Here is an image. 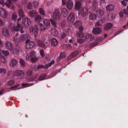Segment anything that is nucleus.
I'll use <instances>...</instances> for the list:
<instances>
[{"label":"nucleus","mask_w":128,"mask_h":128,"mask_svg":"<svg viewBox=\"0 0 128 128\" xmlns=\"http://www.w3.org/2000/svg\"><path fill=\"white\" fill-rule=\"evenodd\" d=\"M38 75L36 74L32 76L31 77L29 78L28 80L29 81H33L35 80L38 76Z\"/></svg>","instance_id":"2f4dec72"},{"label":"nucleus","mask_w":128,"mask_h":128,"mask_svg":"<svg viewBox=\"0 0 128 128\" xmlns=\"http://www.w3.org/2000/svg\"><path fill=\"white\" fill-rule=\"evenodd\" d=\"M29 35L28 34H24L20 36L18 38L19 42H22L28 38Z\"/></svg>","instance_id":"ddd939ff"},{"label":"nucleus","mask_w":128,"mask_h":128,"mask_svg":"<svg viewBox=\"0 0 128 128\" xmlns=\"http://www.w3.org/2000/svg\"><path fill=\"white\" fill-rule=\"evenodd\" d=\"M4 44L8 49L10 50H12L13 46L10 42L7 41L5 42Z\"/></svg>","instance_id":"6e6552de"},{"label":"nucleus","mask_w":128,"mask_h":128,"mask_svg":"<svg viewBox=\"0 0 128 128\" xmlns=\"http://www.w3.org/2000/svg\"><path fill=\"white\" fill-rule=\"evenodd\" d=\"M0 52H2L6 56H8L10 54V53L8 50H2L0 49Z\"/></svg>","instance_id":"e433bc0d"},{"label":"nucleus","mask_w":128,"mask_h":128,"mask_svg":"<svg viewBox=\"0 0 128 128\" xmlns=\"http://www.w3.org/2000/svg\"><path fill=\"white\" fill-rule=\"evenodd\" d=\"M8 28L12 32L17 31V28L15 26V24L12 22L10 23Z\"/></svg>","instance_id":"9d476101"},{"label":"nucleus","mask_w":128,"mask_h":128,"mask_svg":"<svg viewBox=\"0 0 128 128\" xmlns=\"http://www.w3.org/2000/svg\"><path fill=\"white\" fill-rule=\"evenodd\" d=\"M78 54V52L77 51L74 52L70 54L72 57L74 58Z\"/></svg>","instance_id":"a18cd8bd"},{"label":"nucleus","mask_w":128,"mask_h":128,"mask_svg":"<svg viewBox=\"0 0 128 128\" xmlns=\"http://www.w3.org/2000/svg\"><path fill=\"white\" fill-rule=\"evenodd\" d=\"M6 61V58L4 56L1 57V62L3 63H5Z\"/></svg>","instance_id":"3c124183"},{"label":"nucleus","mask_w":128,"mask_h":128,"mask_svg":"<svg viewBox=\"0 0 128 128\" xmlns=\"http://www.w3.org/2000/svg\"><path fill=\"white\" fill-rule=\"evenodd\" d=\"M103 40V38L102 37H97L96 39V40L97 42H99Z\"/></svg>","instance_id":"5fc2aeb1"},{"label":"nucleus","mask_w":128,"mask_h":128,"mask_svg":"<svg viewBox=\"0 0 128 128\" xmlns=\"http://www.w3.org/2000/svg\"><path fill=\"white\" fill-rule=\"evenodd\" d=\"M12 75L14 76H21L24 74V72L22 70H17L13 72Z\"/></svg>","instance_id":"0eeeda50"},{"label":"nucleus","mask_w":128,"mask_h":128,"mask_svg":"<svg viewBox=\"0 0 128 128\" xmlns=\"http://www.w3.org/2000/svg\"><path fill=\"white\" fill-rule=\"evenodd\" d=\"M66 24V22L64 21L62 22L61 23V25L63 27H64Z\"/></svg>","instance_id":"338daca9"},{"label":"nucleus","mask_w":128,"mask_h":128,"mask_svg":"<svg viewBox=\"0 0 128 128\" xmlns=\"http://www.w3.org/2000/svg\"><path fill=\"white\" fill-rule=\"evenodd\" d=\"M20 49L21 48L20 47L15 48L12 51V53L14 54H18Z\"/></svg>","instance_id":"c85d7f7f"},{"label":"nucleus","mask_w":128,"mask_h":128,"mask_svg":"<svg viewBox=\"0 0 128 128\" xmlns=\"http://www.w3.org/2000/svg\"><path fill=\"white\" fill-rule=\"evenodd\" d=\"M27 8L29 10L32 9V5L31 2H29L27 6Z\"/></svg>","instance_id":"79ce46f5"},{"label":"nucleus","mask_w":128,"mask_h":128,"mask_svg":"<svg viewBox=\"0 0 128 128\" xmlns=\"http://www.w3.org/2000/svg\"><path fill=\"white\" fill-rule=\"evenodd\" d=\"M36 53L34 50H32L28 54L26 57V60H28L30 57H33L35 56Z\"/></svg>","instance_id":"dca6fc26"},{"label":"nucleus","mask_w":128,"mask_h":128,"mask_svg":"<svg viewBox=\"0 0 128 128\" xmlns=\"http://www.w3.org/2000/svg\"><path fill=\"white\" fill-rule=\"evenodd\" d=\"M60 56L61 58H64L65 57V53L64 52H62L60 54Z\"/></svg>","instance_id":"680f3d73"},{"label":"nucleus","mask_w":128,"mask_h":128,"mask_svg":"<svg viewBox=\"0 0 128 128\" xmlns=\"http://www.w3.org/2000/svg\"><path fill=\"white\" fill-rule=\"evenodd\" d=\"M37 44L38 45L40 46L43 48L45 47V46L44 44L40 40H38L37 42Z\"/></svg>","instance_id":"473e14b6"},{"label":"nucleus","mask_w":128,"mask_h":128,"mask_svg":"<svg viewBox=\"0 0 128 128\" xmlns=\"http://www.w3.org/2000/svg\"><path fill=\"white\" fill-rule=\"evenodd\" d=\"M2 33L5 36L8 37L9 36V31L6 28H5L3 30Z\"/></svg>","instance_id":"cd10ccee"},{"label":"nucleus","mask_w":128,"mask_h":128,"mask_svg":"<svg viewBox=\"0 0 128 128\" xmlns=\"http://www.w3.org/2000/svg\"><path fill=\"white\" fill-rule=\"evenodd\" d=\"M75 17L74 14L70 13L67 18V20L69 22H73L74 20Z\"/></svg>","instance_id":"2eb2a0df"},{"label":"nucleus","mask_w":128,"mask_h":128,"mask_svg":"<svg viewBox=\"0 0 128 128\" xmlns=\"http://www.w3.org/2000/svg\"><path fill=\"white\" fill-rule=\"evenodd\" d=\"M61 13L62 15L64 17H66L68 14V12L66 9V8H61Z\"/></svg>","instance_id":"b1692460"},{"label":"nucleus","mask_w":128,"mask_h":128,"mask_svg":"<svg viewBox=\"0 0 128 128\" xmlns=\"http://www.w3.org/2000/svg\"><path fill=\"white\" fill-rule=\"evenodd\" d=\"M47 29V28L46 27H45L44 26H43L40 28V31H43Z\"/></svg>","instance_id":"bf43d9fd"},{"label":"nucleus","mask_w":128,"mask_h":128,"mask_svg":"<svg viewBox=\"0 0 128 128\" xmlns=\"http://www.w3.org/2000/svg\"><path fill=\"white\" fill-rule=\"evenodd\" d=\"M68 44H64L62 45V47L63 48L66 50Z\"/></svg>","instance_id":"774afa93"},{"label":"nucleus","mask_w":128,"mask_h":128,"mask_svg":"<svg viewBox=\"0 0 128 128\" xmlns=\"http://www.w3.org/2000/svg\"><path fill=\"white\" fill-rule=\"evenodd\" d=\"M22 26L23 27H26L30 25L31 24V21L28 18H25L22 21Z\"/></svg>","instance_id":"20e7f679"},{"label":"nucleus","mask_w":128,"mask_h":128,"mask_svg":"<svg viewBox=\"0 0 128 128\" xmlns=\"http://www.w3.org/2000/svg\"><path fill=\"white\" fill-rule=\"evenodd\" d=\"M81 2L79 1H77L76 2L75 9L76 10H78L81 8Z\"/></svg>","instance_id":"aec40b11"},{"label":"nucleus","mask_w":128,"mask_h":128,"mask_svg":"<svg viewBox=\"0 0 128 128\" xmlns=\"http://www.w3.org/2000/svg\"><path fill=\"white\" fill-rule=\"evenodd\" d=\"M15 83L14 81L13 80H11L9 81L8 83V86H10L13 84Z\"/></svg>","instance_id":"8fccbe9b"},{"label":"nucleus","mask_w":128,"mask_h":128,"mask_svg":"<svg viewBox=\"0 0 128 128\" xmlns=\"http://www.w3.org/2000/svg\"><path fill=\"white\" fill-rule=\"evenodd\" d=\"M94 37L93 35L89 34H87L85 37V42H88L93 40Z\"/></svg>","instance_id":"1a4fd4ad"},{"label":"nucleus","mask_w":128,"mask_h":128,"mask_svg":"<svg viewBox=\"0 0 128 128\" xmlns=\"http://www.w3.org/2000/svg\"><path fill=\"white\" fill-rule=\"evenodd\" d=\"M6 69L3 68H0V73L3 74H6Z\"/></svg>","instance_id":"c03bdc74"},{"label":"nucleus","mask_w":128,"mask_h":128,"mask_svg":"<svg viewBox=\"0 0 128 128\" xmlns=\"http://www.w3.org/2000/svg\"><path fill=\"white\" fill-rule=\"evenodd\" d=\"M5 4L6 5V6L8 8H10L11 7V6L12 4L11 3H6L4 4H4Z\"/></svg>","instance_id":"052dcab7"},{"label":"nucleus","mask_w":128,"mask_h":128,"mask_svg":"<svg viewBox=\"0 0 128 128\" xmlns=\"http://www.w3.org/2000/svg\"><path fill=\"white\" fill-rule=\"evenodd\" d=\"M34 83H32L31 84L26 83H22V86H23V88H26L27 87L33 85Z\"/></svg>","instance_id":"f704fd0d"},{"label":"nucleus","mask_w":128,"mask_h":128,"mask_svg":"<svg viewBox=\"0 0 128 128\" xmlns=\"http://www.w3.org/2000/svg\"><path fill=\"white\" fill-rule=\"evenodd\" d=\"M112 24L109 23H106L104 26V29L105 30H110L112 26Z\"/></svg>","instance_id":"a211bd4d"},{"label":"nucleus","mask_w":128,"mask_h":128,"mask_svg":"<svg viewBox=\"0 0 128 128\" xmlns=\"http://www.w3.org/2000/svg\"><path fill=\"white\" fill-rule=\"evenodd\" d=\"M16 28L17 30L16 31L20 30L21 33L23 34L24 33V31L23 30L21 24H19L18 22H17V25Z\"/></svg>","instance_id":"f3484780"},{"label":"nucleus","mask_w":128,"mask_h":128,"mask_svg":"<svg viewBox=\"0 0 128 128\" xmlns=\"http://www.w3.org/2000/svg\"><path fill=\"white\" fill-rule=\"evenodd\" d=\"M96 13L98 16L101 17L104 15V11L101 9H99L96 11Z\"/></svg>","instance_id":"393cba45"},{"label":"nucleus","mask_w":128,"mask_h":128,"mask_svg":"<svg viewBox=\"0 0 128 128\" xmlns=\"http://www.w3.org/2000/svg\"><path fill=\"white\" fill-rule=\"evenodd\" d=\"M114 5L112 4H109L106 6V10L108 12H111L114 10Z\"/></svg>","instance_id":"9b49d317"},{"label":"nucleus","mask_w":128,"mask_h":128,"mask_svg":"<svg viewBox=\"0 0 128 128\" xmlns=\"http://www.w3.org/2000/svg\"><path fill=\"white\" fill-rule=\"evenodd\" d=\"M89 18L91 20H95L96 18V15L94 13H92L90 14Z\"/></svg>","instance_id":"7c9ffc66"},{"label":"nucleus","mask_w":128,"mask_h":128,"mask_svg":"<svg viewBox=\"0 0 128 128\" xmlns=\"http://www.w3.org/2000/svg\"><path fill=\"white\" fill-rule=\"evenodd\" d=\"M39 11L40 14L43 16H44L45 15V13L44 9L42 8H40L39 9Z\"/></svg>","instance_id":"a19ab883"},{"label":"nucleus","mask_w":128,"mask_h":128,"mask_svg":"<svg viewBox=\"0 0 128 128\" xmlns=\"http://www.w3.org/2000/svg\"><path fill=\"white\" fill-rule=\"evenodd\" d=\"M33 4L34 7L36 8L38 6L39 3L36 0H34L33 2Z\"/></svg>","instance_id":"de8ad7c7"},{"label":"nucleus","mask_w":128,"mask_h":128,"mask_svg":"<svg viewBox=\"0 0 128 128\" xmlns=\"http://www.w3.org/2000/svg\"><path fill=\"white\" fill-rule=\"evenodd\" d=\"M0 15L2 18H6L7 17L8 14L6 10L2 8H0Z\"/></svg>","instance_id":"423d86ee"},{"label":"nucleus","mask_w":128,"mask_h":128,"mask_svg":"<svg viewBox=\"0 0 128 128\" xmlns=\"http://www.w3.org/2000/svg\"><path fill=\"white\" fill-rule=\"evenodd\" d=\"M54 60H53L49 63L46 64L45 66L43 65H40L38 66L37 67V68L38 69L39 68H43L46 69L48 67H50L52 64H53L54 63Z\"/></svg>","instance_id":"39448f33"},{"label":"nucleus","mask_w":128,"mask_h":128,"mask_svg":"<svg viewBox=\"0 0 128 128\" xmlns=\"http://www.w3.org/2000/svg\"><path fill=\"white\" fill-rule=\"evenodd\" d=\"M38 60V58L36 57V56L32 57L31 58L30 60L32 62H36Z\"/></svg>","instance_id":"ea45409f"},{"label":"nucleus","mask_w":128,"mask_h":128,"mask_svg":"<svg viewBox=\"0 0 128 128\" xmlns=\"http://www.w3.org/2000/svg\"><path fill=\"white\" fill-rule=\"evenodd\" d=\"M73 5V2L71 0H69L67 2L66 6L67 8L69 10H70L72 8Z\"/></svg>","instance_id":"412c9836"},{"label":"nucleus","mask_w":128,"mask_h":128,"mask_svg":"<svg viewBox=\"0 0 128 128\" xmlns=\"http://www.w3.org/2000/svg\"><path fill=\"white\" fill-rule=\"evenodd\" d=\"M20 86L19 84L13 86H11L10 88V89H12V90H15V89L17 88L19 86Z\"/></svg>","instance_id":"603ef678"},{"label":"nucleus","mask_w":128,"mask_h":128,"mask_svg":"<svg viewBox=\"0 0 128 128\" xmlns=\"http://www.w3.org/2000/svg\"><path fill=\"white\" fill-rule=\"evenodd\" d=\"M61 16L59 10L58 9H55L52 15L53 18L56 20H58L60 18Z\"/></svg>","instance_id":"f03ea898"},{"label":"nucleus","mask_w":128,"mask_h":128,"mask_svg":"<svg viewBox=\"0 0 128 128\" xmlns=\"http://www.w3.org/2000/svg\"><path fill=\"white\" fill-rule=\"evenodd\" d=\"M123 12L124 14L126 15H128V12L127 11V10L126 9H124L123 10Z\"/></svg>","instance_id":"e2e57ef3"},{"label":"nucleus","mask_w":128,"mask_h":128,"mask_svg":"<svg viewBox=\"0 0 128 128\" xmlns=\"http://www.w3.org/2000/svg\"><path fill=\"white\" fill-rule=\"evenodd\" d=\"M26 47L27 49H30L33 48L35 46L34 42L32 41H30L29 39L26 41Z\"/></svg>","instance_id":"7ed1b4c3"},{"label":"nucleus","mask_w":128,"mask_h":128,"mask_svg":"<svg viewBox=\"0 0 128 128\" xmlns=\"http://www.w3.org/2000/svg\"><path fill=\"white\" fill-rule=\"evenodd\" d=\"M102 32V30L99 27H96L94 28L92 30L93 33L96 35L100 34Z\"/></svg>","instance_id":"f8f14e48"},{"label":"nucleus","mask_w":128,"mask_h":128,"mask_svg":"<svg viewBox=\"0 0 128 128\" xmlns=\"http://www.w3.org/2000/svg\"><path fill=\"white\" fill-rule=\"evenodd\" d=\"M43 22L44 25L46 27L50 26V21L48 20L47 19L44 20L43 21Z\"/></svg>","instance_id":"72a5a7b5"},{"label":"nucleus","mask_w":128,"mask_h":128,"mask_svg":"<svg viewBox=\"0 0 128 128\" xmlns=\"http://www.w3.org/2000/svg\"><path fill=\"white\" fill-rule=\"evenodd\" d=\"M34 20L36 22H40L42 20V17L40 15H37L35 17Z\"/></svg>","instance_id":"a878e982"},{"label":"nucleus","mask_w":128,"mask_h":128,"mask_svg":"<svg viewBox=\"0 0 128 128\" xmlns=\"http://www.w3.org/2000/svg\"><path fill=\"white\" fill-rule=\"evenodd\" d=\"M46 76V74H43L39 76L38 79L40 80H42L45 78Z\"/></svg>","instance_id":"4c0bfd02"},{"label":"nucleus","mask_w":128,"mask_h":128,"mask_svg":"<svg viewBox=\"0 0 128 128\" xmlns=\"http://www.w3.org/2000/svg\"><path fill=\"white\" fill-rule=\"evenodd\" d=\"M77 35L78 37L80 38H82L84 37V35L82 31H79L78 32Z\"/></svg>","instance_id":"49530a36"},{"label":"nucleus","mask_w":128,"mask_h":128,"mask_svg":"<svg viewBox=\"0 0 128 128\" xmlns=\"http://www.w3.org/2000/svg\"><path fill=\"white\" fill-rule=\"evenodd\" d=\"M66 34L65 33H62L60 35V38L62 39H64L66 36Z\"/></svg>","instance_id":"4d7b16f0"},{"label":"nucleus","mask_w":128,"mask_h":128,"mask_svg":"<svg viewBox=\"0 0 128 128\" xmlns=\"http://www.w3.org/2000/svg\"><path fill=\"white\" fill-rule=\"evenodd\" d=\"M88 9L86 7L84 8L81 11V14L83 17L86 16L88 12Z\"/></svg>","instance_id":"4468645a"},{"label":"nucleus","mask_w":128,"mask_h":128,"mask_svg":"<svg viewBox=\"0 0 128 128\" xmlns=\"http://www.w3.org/2000/svg\"><path fill=\"white\" fill-rule=\"evenodd\" d=\"M72 46L70 44H68L67 47V49L66 50H69L72 49Z\"/></svg>","instance_id":"0e129e2a"},{"label":"nucleus","mask_w":128,"mask_h":128,"mask_svg":"<svg viewBox=\"0 0 128 128\" xmlns=\"http://www.w3.org/2000/svg\"><path fill=\"white\" fill-rule=\"evenodd\" d=\"M50 22L52 24V25L54 27H56V23L55 21L53 20H50Z\"/></svg>","instance_id":"864d4df0"},{"label":"nucleus","mask_w":128,"mask_h":128,"mask_svg":"<svg viewBox=\"0 0 128 128\" xmlns=\"http://www.w3.org/2000/svg\"><path fill=\"white\" fill-rule=\"evenodd\" d=\"M98 6L97 2L95 0H94L92 2V7L94 10H96Z\"/></svg>","instance_id":"c756f323"},{"label":"nucleus","mask_w":128,"mask_h":128,"mask_svg":"<svg viewBox=\"0 0 128 128\" xmlns=\"http://www.w3.org/2000/svg\"><path fill=\"white\" fill-rule=\"evenodd\" d=\"M17 15L15 12H14L12 14V19L14 21H15L17 18Z\"/></svg>","instance_id":"c9c22d12"},{"label":"nucleus","mask_w":128,"mask_h":128,"mask_svg":"<svg viewBox=\"0 0 128 128\" xmlns=\"http://www.w3.org/2000/svg\"><path fill=\"white\" fill-rule=\"evenodd\" d=\"M30 16L31 17L35 16L37 14V12L35 10H32L29 11L28 12Z\"/></svg>","instance_id":"4be33fe9"},{"label":"nucleus","mask_w":128,"mask_h":128,"mask_svg":"<svg viewBox=\"0 0 128 128\" xmlns=\"http://www.w3.org/2000/svg\"><path fill=\"white\" fill-rule=\"evenodd\" d=\"M20 62L21 65L22 67H25L26 66L25 61L22 59L20 58Z\"/></svg>","instance_id":"58836bf2"},{"label":"nucleus","mask_w":128,"mask_h":128,"mask_svg":"<svg viewBox=\"0 0 128 128\" xmlns=\"http://www.w3.org/2000/svg\"><path fill=\"white\" fill-rule=\"evenodd\" d=\"M33 74V71L31 70H28L27 72L26 76H31Z\"/></svg>","instance_id":"37998d69"},{"label":"nucleus","mask_w":128,"mask_h":128,"mask_svg":"<svg viewBox=\"0 0 128 128\" xmlns=\"http://www.w3.org/2000/svg\"><path fill=\"white\" fill-rule=\"evenodd\" d=\"M98 42H94L92 44L90 45V46L91 47H94L95 46L98 44Z\"/></svg>","instance_id":"69168bd1"},{"label":"nucleus","mask_w":128,"mask_h":128,"mask_svg":"<svg viewBox=\"0 0 128 128\" xmlns=\"http://www.w3.org/2000/svg\"><path fill=\"white\" fill-rule=\"evenodd\" d=\"M29 29L30 32L33 33L34 34V38H36L38 33L39 29L38 26L36 25L34 26H31L30 27Z\"/></svg>","instance_id":"f257e3e1"},{"label":"nucleus","mask_w":128,"mask_h":128,"mask_svg":"<svg viewBox=\"0 0 128 128\" xmlns=\"http://www.w3.org/2000/svg\"><path fill=\"white\" fill-rule=\"evenodd\" d=\"M51 44L53 46H56L58 44V42L57 40L55 38H53L50 39Z\"/></svg>","instance_id":"5701e85b"},{"label":"nucleus","mask_w":128,"mask_h":128,"mask_svg":"<svg viewBox=\"0 0 128 128\" xmlns=\"http://www.w3.org/2000/svg\"><path fill=\"white\" fill-rule=\"evenodd\" d=\"M18 15L20 17L23 18L25 16L24 12L22 9L20 8L18 10Z\"/></svg>","instance_id":"bb28decb"},{"label":"nucleus","mask_w":128,"mask_h":128,"mask_svg":"<svg viewBox=\"0 0 128 128\" xmlns=\"http://www.w3.org/2000/svg\"><path fill=\"white\" fill-rule=\"evenodd\" d=\"M17 63L18 62L16 60L12 59L10 61V66L14 67L17 65Z\"/></svg>","instance_id":"6ab92c4d"},{"label":"nucleus","mask_w":128,"mask_h":128,"mask_svg":"<svg viewBox=\"0 0 128 128\" xmlns=\"http://www.w3.org/2000/svg\"><path fill=\"white\" fill-rule=\"evenodd\" d=\"M108 18L110 20L111 19H114L115 17L114 15L112 14H109L108 16Z\"/></svg>","instance_id":"09e8293b"},{"label":"nucleus","mask_w":128,"mask_h":128,"mask_svg":"<svg viewBox=\"0 0 128 128\" xmlns=\"http://www.w3.org/2000/svg\"><path fill=\"white\" fill-rule=\"evenodd\" d=\"M78 42L80 44H82L84 42V40L82 39H78L77 40Z\"/></svg>","instance_id":"6e6d98bb"},{"label":"nucleus","mask_w":128,"mask_h":128,"mask_svg":"<svg viewBox=\"0 0 128 128\" xmlns=\"http://www.w3.org/2000/svg\"><path fill=\"white\" fill-rule=\"evenodd\" d=\"M40 55L42 57H44L45 56L44 52L42 50H40Z\"/></svg>","instance_id":"13d9d810"}]
</instances>
